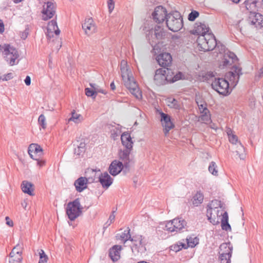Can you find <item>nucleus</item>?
Listing matches in <instances>:
<instances>
[{"label": "nucleus", "instance_id": "nucleus-1", "mask_svg": "<svg viewBox=\"0 0 263 263\" xmlns=\"http://www.w3.org/2000/svg\"><path fill=\"white\" fill-rule=\"evenodd\" d=\"M238 58L235 54L228 51L223 55L222 66L223 68L227 67L233 64L234 65L231 68V71L227 72L225 77L230 82L231 85L235 87L238 83L239 77L242 75V69L237 65L236 63L238 62Z\"/></svg>", "mask_w": 263, "mask_h": 263}, {"label": "nucleus", "instance_id": "nucleus-2", "mask_svg": "<svg viewBox=\"0 0 263 263\" xmlns=\"http://www.w3.org/2000/svg\"><path fill=\"white\" fill-rule=\"evenodd\" d=\"M120 70L125 87L136 98H141L142 97L141 91L140 90L137 82L134 80L131 71L127 68V62L124 60L121 62Z\"/></svg>", "mask_w": 263, "mask_h": 263}, {"label": "nucleus", "instance_id": "nucleus-3", "mask_svg": "<svg viewBox=\"0 0 263 263\" xmlns=\"http://www.w3.org/2000/svg\"><path fill=\"white\" fill-rule=\"evenodd\" d=\"M197 42L199 50L203 51H211L216 47L219 48V44L214 35L212 33L208 34L199 36Z\"/></svg>", "mask_w": 263, "mask_h": 263}, {"label": "nucleus", "instance_id": "nucleus-4", "mask_svg": "<svg viewBox=\"0 0 263 263\" xmlns=\"http://www.w3.org/2000/svg\"><path fill=\"white\" fill-rule=\"evenodd\" d=\"M165 23L168 29L173 32L179 31L183 27V18L178 11H173L167 14Z\"/></svg>", "mask_w": 263, "mask_h": 263}, {"label": "nucleus", "instance_id": "nucleus-5", "mask_svg": "<svg viewBox=\"0 0 263 263\" xmlns=\"http://www.w3.org/2000/svg\"><path fill=\"white\" fill-rule=\"evenodd\" d=\"M86 174V177H80L74 182V186L78 192L83 191L87 187V184L93 182L95 180L96 170L88 169Z\"/></svg>", "mask_w": 263, "mask_h": 263}, {"label": "nucleus", "instance_id": "nucleus-6", "mask_svg": "<svg viewBox=\"0 0 263 263\" xmlns=\"http://www.w3.org/2000/svg\"><path fill=\"white\" fill-rule=\"evenodd\" d=\"M132 242L131 249L135 255H142L146 252L147 241L144 237L142 235L133 236Z\"/></svg>", "mask_w": 263, "mask_h": 263}, {"label": "nucleus", "instance_id": "nucleus-7", "mask_svg": "<svg viewBox=\"0 0 263 263\" xmlns=\"http://www.w3.org/2000/svg\"><path fill=\"white\" fill-rule=\"evenodd\" d=\"M83 207L81 206L79 198H77L73 201L67 204L66 214L71 221L74 220L82 213Z\"/></svg>", "mask_w": 263, "mask_h": 263}, {"label": "nucleus", "instance_id": "nucleus-8", "mask_svg": "<svg viewBox=\"0 0 263 263\" xmlns=\"http://www.w3.org/2000/svg\"><path fill=\"white\" fill-rule=\"evenodd\" d=\"M211 86L213 89L223 96H228L232 91L230 87V83L226 79L215 78Z\"/></svg>", "mask_w": 263, "mask_h": 263}, {"label": "nucleus", "instance_id": "nucleus-9", "mask_svg": "<svg viewBox=\"0 0 263 263\" xmlns=\"http://www.w3.org/2000/svg\"><path fill=\"white\" fill-rule=\"evenodd\" d=\"M2 48L3 49V53L5 60L11 66L16 64L15 60L19 57L16 49L11 46L9 44H5Z\"/></svg>", "mask_w": 263, "mask_h": 263}, {"label": "nucleus", "instance_id": "nucleus-10", "mask_svg": "<svg viewBox=\"0 0 263 263\" xmlns=\"http://www.w3.org/2000/svg\"><path fill=\"white\" fill-rule=\"evenodd\" d=\"M171 69L169 68H166V69L159 68L157 69L154 78L155 83L158 86H161L170 82L171 77H170L169 75L165 76V74L166 72L169 73Z\"/></svg>", "mask_w": 263, "mask_h": 263}, {"label": "nucleus", "instance_id": "nucleus-11", "mask_svg": "<svg viewBox=\"0 0 263 263\" xmlns=\"http://www.w3.org/2000/svg\"><path fill=\"white\" fill-rule=\"evenodd\" d=\"M167 14L165 8L162 6H158L155 8L152 15L154 21L160 24L166 21Z\"/></svg>", "mask_w": 263, "mask_h": 263}, {"label": "nucleus", "instance_id": "nucleus-12", "mask_svg": "<svg viewBox=\"0 0 263 263\" xmlns=\"http://www.w3.org/2000/svg\"><path fill=\"white\" fill-rule=\"evenodd\" d=\"M56 12L55 3L48 1L43 5V9L42 11V18L44 21H47L52 18Z\"/></svg>", "mask_w": 263, "mask_h": 263}, {"label": "nucleus", "instance_id": "nucleus-13", "mask_svg": "<svg viewBox=\"0 0 263 263\" xmlns=\"http://www.w3.org/2000/svg\"><path fill=\"white\" fill-rule=\"evenodd\" d=\"M161 116V122L162 126L164 127L163 132L165 136L168 134L169 131L174 128L175 125L171 121V118L168 114H165L162 111H160Z\"/></svg>", "mask_w": 263, "mask_h": 263}, {"label": "nucleus", "instance_id": "nucleus-14", "mask_svg": "<svg viewBox=\"0 0 263 263\" xmlns=\"http://www.w3.org/2000/svg\"><path fill=\"white\" fill-rule=\"evenodd\" d=\"M156 60L160 66L164 69H166L172 64V58L170 53L164 52L159 54L156 58Z\"/></svg>", "mask_w": 263, "mask_h": 263}, {"label": "nucleus", "instance_id": "nucleus-15", "mask_svg": "<svg viewBox=\"0 0 263 263\" xmlns=\"http://www.w3.org/2000/svg\"><path fill=\"white\" fill-rule=\"evenodd\" d=\"M248 19L251 25H255L256 27L263 26V15L255 11H251L249 14Z\"/></svg>", "mask_w": 263, "mask_h": 263}, {"label": "nucleus", "instance_id": "nucleus-16", "mask_svg": "<svg viewBox=\"0 0 263 263\" xmlns=\"http://www.w3.org/2000/svg\"><path fill=\"white\" fill-rule=\"evenodd\" d=\"M82 28L87 35H90L96 31L97 27L93 19L90 17L85 20L82 24Z\"/></svg>", "mask_w": 263, "mask_h": 263}, {"label": "nucleus", "instance_id": "nucleus-17", "mask_svg": "<svg viewBox=\"0 0 263 263\" xmlns=\"http://www.w3.org/2000/svg\"><path fill=\"white\" fill-rule=\"evenodd\" d=\"M124 165L122 162L115 160L111 162L109 167V173L115 176L119 174L123 169Z\"/></svg>", "mask_w": 263, "mask_h": 263}, {"label": "nucleus", "instance_id": "nucleus-18", "mask_svg": "<svg viewBox=\"0 0 263 263\" xmlns=\"http://www.w3.org/2000/svg\"><path fill=\"white\" fill-rule=\"evenodd\" d=\"M53 33L55 35H59L60 30L58 28L56 20H52L48 23L47 26V33L46 34L48 39H51L53 36Z\"/></svg>", "mask_w": 263, "mask_h": 263}, {"label": "nucleus", "instance_id": "nucleus-19", "mask_svg": "<svg viewBox=\"0 0 263 263\" xmlns=\"http://www.w3.org/2000/svg\"><path fill=\"white\" fill-rule=\"evenodd\" d=\"M233 251V246L230 242L223 243L219 247V256H232Z\"/></svg>", "mask_w": 263, "mask_h": 263}, {"label": "nucleus", "instance_id": "nucleus-20", "mask_svg": "<svg viewBox=\"0 0 263 263\" xmlns=\"http://www.w3.org/2000/svg\"><path fill=\"white\" fill-rule=\"evenodd\" d=\"M131 150L132 149L125 148L119 153L120 159L123 161L126 169H129V163L131 161L129 159V154Z\"/></svg>", "mask_w": 263, "mask_h": 263}, {"label": "nucleus", "instance_id": "nucleus-21", "mask_svg": "<svg viewBox=\"0 0 263 263\" xmlns=\"http://www.w3.org/2000/svg\"><path fill=\"white\" fill-rule=\"evenodd\" d=\"M219 212V211L217 210L216 213V215H214L213 216L212 206L210 205H208L207 206L206 216L208 217V219L214 225L218 224L219 223V217L220 216L218 215Z\"/></svg>", "mask_w": 263, "mask_h": 263}, {"label": "nucleus", "instance_id": "nucleus-22", "mask_svg": "<svg viewBox=\"0 0 263 263\" xmlns=\"http://www.w3.org/2000/svg\"><path fill=\"white\" fill-rule=\"evenodd\" d=\"M28 154L32 159H34L33 153L37 155L39 157L43 155V149L41 146L36 143H32L29 145L28 150Z\"/></svg>", "mask_w": 263, "mask_h": 263}, {"label": "nucleus", "instance_id": "nucleus-23", "mask_svg": "<svg viewBox=\"0 0 263 263\" xmlns=\"http://www.w3.org/2000/svg\"><path fill=\"white\" fill-rule=\"evenodd\" d=\"M121 249L122 247L120 245H115L110 249L109 255L113 261H117L120 259Z\"/></svg>", "mask_w": 263, "mask_h": 263}, {"label": "nucleus", "instance_id": "nucleus-24", "mask_svg": "<svg viewBox=\"0 0 263 263\" xmlns=\"http://www.w3.org/2000/svg\"><path fill=\"white\" fill-rule=\"evenodd\" d=\"M99 180L104 188H108L112 183V179L106 172L101 173Z\"/></svg>", "mask_w": 263, "mask_h": 263}, {"label": "nucleus", "instance_id": "nucleus-25", "mask_svg": "<svg viewBox=\"0 0 263 263\" xmlns=\"http://www.w3.org/2000/svg\"><path fill=\"white\" fill-rule=\"evenodd\" d=\"M196 26L195 27V33L199 35V36L208 34V33H210L209 26L204 23H196Z\"/></svg>", "mask_w": 263, "mask_h": 263}, {"label": "nucleus", "instance_id": "nucleus-26", "mask_svg": "<svg viewBox=\"0 0 263 263\" xmlns=\"http://www.w3.org/2000/svg\"><path fill=\"white\" fill-rule=\"evenodd\" d=\"M121 140L122 144L126 148L132 149L133 142L132 140L130 134L129 133L125 132L122 134Z\"/></svg>", "mask_w": 263, "mask_h": 263}, {"label": "nucleus", "instance_id": "nucleus-27", "mask_svg": "<svg viewBox=\"0 0 263 263\" xmlns=\"http://www.w3.org/2000/svg\"><path fill=\"white\" fill-rule=\"evenodd\" d=\"M175 230L176 232H180L186 226V222L181 218L173 219Z\"/></svg>", "mask_w": 263, "mask_h": 263}, {"label": "nucleus", "instance_id": "nucleus-28", "mask_svg": "<svg viewBox=\"0 0 263 263\" xmlns=\"http://www.w3.org/2000/svg\"><path fill=\"white\" fill-rule=\"evenodd\" d=\"M33 186V184L27 181H23L22 183L23 192L31 196L34 195Z\"/></svg>", "mask_w": 263, "mask_h": 263}, {"label": "nucleus", "instance_id": "nucleus-29", "mask_svg": "<svg viewBox=\"0 0 263 263\" xmlns=\"http://www.w3.org/2000/svg\"><path fill=\"white\" fill-rule=\"evenodd\" d=\"M222 218H221V228L223 230H231V226L228 222V214L227 212H224L223 214L221 213Z\"/></svg>", "mask_w": 263, "mask_h": 263}, {"label": "nucleus", "instance_id": "nucleus-30", "mask_svg": "<svg viewBox=\"0 0 263 263\" xmlns=\"http://www.w3.org/2000/svg\"><path fill=\"white\" fill-rule=\"evenodd\" d=\"M204 196L203 193L200 191H197L195 195L193 197L192 202L195 206H198L202 203Z\"/></svg>", "mask_w": 263, "mask_h": 263}, {"label": "nucleus", "instance_id": "nucleus-31", "mask_svg": "<svg viewBox=\"0 0 263 263\" xmlns=\"http://www.w3.org/2000/svg\"><path fill=\"white\" fill-rule=\"evenodd\" d=\"M154 35L157 40H162L165 35V32L160 25H156L154 28Z\"/></svg>", "mask_w": 263, "mask_h": 263}, {"label": "nucleus", "instance_id": "nucleus-32", "mask_svg": "<svg viewBox=\"0 0 263 263\" xmlns=\"http://www.w3.org/2000/svg\"><path fill=\"white\" fill-rule=\"evenodd\" d=\"M236 145L237 149L235 152L237 153V155H238L240 159H245V158H246V153L244 146L239 141V142H238V144Z\"/></svg>", "mask_w": 263, "mask_h": 263}, {"label": "nucleus", "instance_id": "nucleus-33", "mask_svg": "<svg viewBox=\"0 0 263 263\" xmlns=\"http://www.w3.org/2000/svg\"><path fill=\"white\" fill-rule=\"evenodd\" d=\"M83 120V117L80 114H77L73 110L71 112V117L69 119V121H72L76 123H79Z\"/></svg>", "mask_w": 263, "mask_h": 263}, {"label": "nucleus", "instance_id": "nucleus-34", "mask_svg": "<svg viewBox=\"0 0 263 263\" xmlns=\"http://www.w3.org/2000/svg\"><path fill=\"white\" fill-rule=\"evenodd\" d=\"M132 237L130 234V229L128 228L126 230H125L120 236V239L125 243L127 240H129L132 241Z\"/></svg>", "mask_w": 263, "mask_h": 263}, {"label": "nucleus", "instance_id": "nucleus-35", "mask_svg": "<svg viewBox=\"0 0 263 263\" xmlns=\"http://www.w3.org/2000/svg\"><path fill=\"white\" fill-rule=\"evenodd\" d=\"M23 244L18 243L12 250L10 254L22 256Z\"/></svg>", "mask_w": 263, "mask_h": 263}, {"label": "nucleus", "instance_id": "nucleus-36", "mask_svg": "<svg viewBox=\"0 0 263 263\" xmlns=\"http://www.w3.org/2000/svg\"><path fill=\"white\" fill-rule=\"evenodd\" d=\"M22 259L23 257L21 255L9 254V263H21Z\"/></svg>", "mask_w": 263, "mask_h": 263}, {"label": "nucleus", "instance_id": "nucleus-37", "mask_svg": "<svg viewBox=\"0 0 263 263\" xmlns=\"http://www.w3.org/2000/svg\"><path fill=\"white\" fill-rule=\"evenodd\" d=\"M256 2L254 1L252 3H249L247 1L245 2L246 9L249 11V14L251 11H255L256 10Z\"/></svg>", "mask_w": 263, "mask_h": 263}, {"label": "nucleus", "instance_id": "nucleus-38", "mask_svg": "<svg viewBox=\"0 0 263 263\" xmlns=\"http://www.w3.org/2000/svg\"><path fill=\"white\" fill-rule=\"evenodd\" d=\"M85 151V144L84 142H81L77 148L74 149V154L77 155H81Z\"/></svg>", "mask_w": 263, "mask_h": 263}, {"label": "nucleus", "instance_id": "nucleus-39", "mask_svg": "<svg viewBox=\"0 0 263 263\" xmlns=\"http://www.w3.org/2000/svg\"><path fill=\"white\" fill-rule=\"evenodd\" d=\"M217 165L215 162L212 161L210 163V165L209 166V172L213 175L217 176L218 175V171L216 170Z\"/></svg>", "mask_w": 263, "mask_h": 263}, {"label": "nucleus", "instance_id": "nucleus-40", "mask_svg": "<svg viewBox=\"0 0 263 263\" xmlns=\"http://www.w3.org/2000/svg\"><path fill=\"white\" fill-rule=\"evenodd\" d=\"M201 115L200 117V120L204 123H208L211 121V114L210 112H204L201 113Z\"/></svg>", "mask_w": 263, "mask_h": 263}, {"label": "nucleus", "instance_id": "nucleus-41", "mask_svg": "<svg viewBox=\"0 0 263 263\" xmlns=\"http://www.w3.org/2000/svg\"><path fill=\"white\" fill-rule=\"evenodd\" d=\"M168 102L169 103L168 106H169L171 108H173L177 109L180 108V104H179L178 101L175 99H173L170 101L169 100Z\"/></svg>", "mask_w": 263, "mask_h": 263}, {"label": "nucleus", "instance_id": "nucleus-42", "mask_svg": "<svg viewBox=\"0 0 263 263\" xmlns=\"http://www.w3.org/2000/svg\"><path fill=\"white\" fill-rule=\"evenodd\" d=\"M85 95L88 97H91L93 99H95L97 95L96 92L93 90V88L91 89L89 88H86L85 89Z\"/></svg>", "mask_w": 263, "mask_h": 263}, {"label": "nucleus", "instance_id": "nucleus-43", "mask_svg": "<svg viewBox=\"0 0 263 263\" xmlns=\"http://www.w3.org/2000/svg\"><path fill=\"white\" fill-rule=\"evenodd\" d=\"M208 205L211 206L212 208V210L214 209V210L218 208H221L222 205L220 200L215 199L212 201L211 204H209Z\"/></svg>", "mask_w": 263, "mask_h": 263}, {"label": "nucleus", "instance_id": "nucleus-44", "mask_svg": "<svg viewBox=\"0 0 263 263\" xmlns=\"http://www.w3.org/2000/svg\"><path fill=\"white\" fill-rule=\"evenodd\" d=\"M38 122L42 128L45 129L46 128L47 124L46 122V118L43 114H41L39 116Z\"/></svg>", "mask_w": 263, "mask_h": 263}, {"label": "nucleus", "instance_id": "nucleus-45", "mask_svg": "<svg viewBox=\"0 0 263 263\" xmlns=\"http://www.w3.org/2000/svg\"><path fill=\"white\" fill-rule=\"evenodd\" d=\"M187 245L188 247L194 248L198 243V239L196 237L192 238L190 237L189 239H186Z\"/></svg>", "mask_w": 263, "mask_h": 263}, {"label": "nucleus", "instance_id": "nucleus-46", "mask_svg": "<svg viewBox=\"0 0 263 263\" xmlns=\"http://www.w3.org/2000/svg\"><path fill=\"white\" fill-rule=\"evenodd\" d=\"M89 85L91 87V88H93V90L96 92V95H97V93L100 92L103 94H106V91L105 90H103L100 88L98 86H97V84L95 83H90Z\"/></svg>", "mask_w": 263, "mask_h": 263}, {"label": "nucleus", "instance_id": "nucleus-47", "mask_svg": "<svg viewBox=\"0 0 263 263\" xmlns=\"http://www.w3.org/2000/svg\"><path fill=\"white\" fill-rule=\"evenodd\" d=\"M199 15V13L196 10H192L188 15V20L190 21H194Z\"/></svg>", "mask_w": 263, "mask_h": 263}, {"label": "nucleus", "instance_id": "nucleus-48", "mask_svg": "<svg viewBox=\"0 0 263 263\" xmlns=\"http://www.w3.org/2000/svg\"><path fill=\"white\" fill-rule=\"evenodd\" d=\"M227 133L229 136V141L233 144L237 145L238 144V142H239L238 141V137H237V136L233 134L231 135L229 134V132H228Z\"/></svg>", "mask_w": 263, "mask_h": 263}, {"label": "nucleus", "instance_id": "nucleus-49", "mask_svg": "<svg viewBox=\"0 0 263 263\" xmlns=\"http://www.w3.org/2000/svg\"><path fill=\"white\" fill-rule=\"evenodd\" d=\"M182 76V73L181 72H178L176 74L174 75L173 77H172L171 76V79L170 80V83H173L175 82L178 80H179L181 79V77Z\"/></svg>", "mask_w": 263, "mask_h": 263}, {"label": "nucleus", "instance_id": "nucleus-50", "mask_svg": "<svg viewBox=\"0 0 263 263\" xmlns=\"http://www.w3.org/2000/svg\"><path fill=\"white\" fill-rule=\"evenodd\" d=\"M165 228L167 231H170L171 232H175L174 224L173 223V220L167 222L165 225Z\"/></svg>", "mask_w": 263, "mask_h": 263}, {"label": "nucleus", "instance_id": "nucleus-51", "mask_svg": "<svg viewBox=\"0 0 263 263\" xmlns=\"http://www.w3.org/2000/svg\"><path fill=\"white\" fill-rule=\"evenodd\" d=\"M231 256H223V257H221V256H219V259L220 261V263H231Z\"/></svg>", "mask_w": 263, "mask_h": 263}, {"label": "nucleus", "instance_id": "nucleus-52", "mask_svg": "<svg viewBox=\"0 0 263 263\" xmlns=\"http://www.w3.org/2000/svg\"><path fill=\"white\" fill-rule=\"evenodd\" d=\"M13 78V74L12 73H8L0 77V80L8 81Z\"/></svg>", "mask_w": 263, "mask_h": 263}, {"label": "nucleus", "instance_id": "nucleus-53", "mask_svg": "<svg viewBox=\"0 0 263 263\" xmlns=\"http://www.w3.org/2000/svg\"><path fill=\"white\" fill-rule=\"evenodd\" d=\"M206 106V103L199 105L198 108L200 114L204 112H209V110L208 109Z\"/></svg>", "mask_w": 263, "mask_h": 263}, {"label": "nucleus", "instance_id": "nucleus-54", "mask_svg": "<svg viewBox=\"0 0 263 263\" xmlns=\"http://www.w3.org/2000/svg\"><path fill=\"white\" fill-rule=\"evenodd\" d=\"M107 5L108 8L109 12L110 13L115 8V2L113 0H108L107 2Z\"/></svg>", "mask_w": 263, "mask_h": 263}, {"label": "nucleus", "instance_id": "nucleus-55", "mask_svg": "<svg viewBox=\"0 0 263 263\" xmlns=\"http://www.w3.org/2000/svg\"><path fill=\"white\" fill-rule=\"evenodd\" d=\"M116 210H117V209H116V210L112 211L111 214L110 215L109 218H108V221H110V223H108V225H107L106 227H108L110 225V224L112 222H113L114 221L115 219V213L116 212Z\"/></svg>", "mask_w": 263, "mask_h": 263}, {"label": "nucleus", "instance_id": "nucleus-56", "mask_svg": "<svg viewBox=\"0 0 263 263\" xmlns=\"http://www.w3.org/2000/svg\"><path fill=\"white\" fill-rule=\"evenodd\" d=\"M29 34L28 28H26L23 31L20 33V36L23 40H25Z\"/></svg>", "mask_w": 263, "mask_h": 263}, {"label": "nucleus", "instance_id": "nucleus-57", "mask_svg": "<svg viewBox=\"0 0 263 263\" xmlns=\"http://www.w3.org/2000/svg\"><path fill=\"white\" fill-rule=\"evenodd\" d=\"M33 159L37 161V164L40 167L43 166L45 164V161L44 160H40L39 158L37 157H35Z\"/></svg>", "mask_w": 263, "mask_h": 263}, {"label": "nucleus", "instance_id": "nucleus-58", "mask_svg": "<svg viewBox=\"0 0 263 263\" xmlns=\"http://www.w3.org/2000/svg\"><path fill=\"white\" fill-rule=\"evenodd\" d=\"M171 250L177 252L181 250V248L179 247V245L178 243L174 245V246H171Z\"/></svg>", "mask_w": 263, "mask_h": 263}, {"label": "nucleus", "instance_id": "nucleus-59", "mask_svg": "<svg viewBox=\"0 0 263 263\" xmlns=\"http://www.w3.org/2000/svg\"><path fill=\"white\" fill-rule=\"evenodd\" d=\"M261 77H263V67L259 70L258 73L255 76L256 79H259Z\"/></svg>", "mask_w": 263, "mask_h": 263}, {"label": "nucleus", "instance_id": "nucleus-60", "mask_svg": "<svg viewBox=\"0 0 263 263\" xmlns=\"http://www.w3.org/2000/svg\"><path fill=\"white\" fill-rule=\"evenodd\" d=\"M5 220L6 221V224L8 226L10 227H12L13 226V222L12 220H11L8 216L6 217Z\"/></svg>", "mask_w": 263, "mask_h": 263}, {"label": "nucleus", "instance_id": "nucleus-61", "mask_svg": "<svg viewBox=\"0 0 263 263\" xmlns=\"http://www.w3.org/2000/svg\"><path fill=\"white\" fill-rule=\"evenodd\" d=\"M219 48H217V47L215 48L216 50L218 49L219 52L222 53L225 52V46L222 44L219 45Z\"/></svg>", "mask_w": 263, "mask_h": 263}, {"label": "nucleus", "instance_id": "nucleus-62", "mask_svg": "<svg viewBox=\"0 0 263 263\" xmlns=\"http://www.w3.org/2000/svg\"><path fill=\"white\" fill-rule=\"evenodd\" d=\"M196 103H197L198 106H199V105L206 103L204 100L200 98H196Z\"/></svg>", "mask_w": 263, "mask_h": 263}, {"label": "nucleus", "instance_id": "nucleus-63", "mask_svg": "<svg viewBox=\"0 0 263 263\" xmlns=\"http://www.w3.org/2000/svg\"><path fill=\"white\" fill-rule=\"evenodd\" d=\"M25 83L27 86H29L31 84V78L29 76H27L25 80Z\"/></svg>", "mask_w": 263, "mask_h": 263}, {"label": "nucleus", "instance_id": "nucleus-64", "mask_svg": "<svg viewBox=\"0 0 263 263\" xmlns=\"http://www.w3.org/2000/svg\"><path fill=\"white\" fill-rule=\"evenodd\" d=\"M48 259V257L44 258H43V257H40L39 263H46L47 262Z\"/></svg>", "mask_w": 263, "mask_h": 263}]
</instances>
